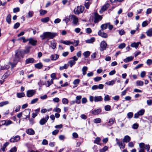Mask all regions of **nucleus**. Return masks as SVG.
<instances>
[{"label": "nucleus", "mask_w": 152, "mask_h": 152, "mask_svg": "<svg viewBox=\"0 0 152 152\" xmlns=\"http://www.w3.org/2000/svg\"><path fill=\"white\" fill-rule=\"evenodd\" d=\"M57 35V33L54 32H45L40 36L41 39L43 40L46 39H53Z\"/></svg>", "instance_id": "obj_1"}, {"label": "nucleus", "mask_w": 152, "mask_h": 152, "mask_svg": "<svg viewBox=\"0 0 152 152\" xmlns=\"http://www.w3.org/2000/svg\"><path fill=\"white\" fill-rule=\"evenodd\" d=\"M21 51L20 50H17L15 51V57L13 58V62L14 63L16 64L20 59V58H23L24 56L22 55Z\"/></svg>", "instance_id": "obj_2"}, {"label": "nucleus", "mask_w": 152, "mask_h": 152, "mask_svg": "<svg viewBox=\"0 0 152 152\" xmlns=\"http://www.w3.org/2000/svg\"><path fill=\"white\" fill-rule=\"evenodd\" d=\"M107 48H108V45L105 41H102L100 42L99 49L101 52L105 50Z\"/></svg>", "instance_id": "obj_3"}, {"label": "nucleus", "mask_w": 152, "mask_h": 152, "mask_svg": "<svg viewBox=\"0 0 152 152\" xmlns=\"http://www.w3.org/2000/svg\"><path fill=\"white\" fill-rule=\"evenodd\" d=\"M84 10V7L83 6H80L77 7L76 10H74V12L75 14L78 15L82 13Z\"/></svg>", "instance_id": "obj_4"}, {"label": "nucleus", "mask_w": 152, "mask_h": 152, "mask_svg": "<svg viewBox=\"0 0 152 152\" xmlns=\"http://www.w3.org/2000/svg\"><path fill=\"white\" fill-rule=\"evenodd\" d=\"M31 48V46H29L26 47L25 48V50H20L21 51V53L22 55L24 56L25 54L29 53L30 52V50Z\"/></svg>", "instance_id": "obj_5"}, {"label": "nucleus", "mask_w": 152, "mask_h": 152, "mask_svg": "<svg viewBox=\"0 0 152 152\" xmlns=\"http://www.w3.org/2000/svg\"><path fill=\"white\" fill-rule=\"evenodd\" d=\"M115 141L116 142V143L119 147L121 149H124L125 147V144L123 143V142L121 141L120 139L118 138H116Z\"/></svg>", "instance_id": "obj_6"}, {"label": "nucleus", "mask_w": 152, "mask_h": 152, "mask_svg": "<svg viewBox=\"0 0 152 152\" xmlns=\"http://www.w3.org/2000/svg\"><path fill=\"white\" fill-rule=\"evenodd\" d=\"M30 110V109H27L22 112L23 115L26 117L24 119H26L28 118H29Z\"/></svg>", "instance_id": "obj_7"}, {"label": "nucleus", "mask_w": 152, "mask_h": 152, "mask_svg": "<svg viewBox=\"0 0 152 152\" xmlns=\"http://www.w3.org/2000/svg\"><path fill=\"white\" fill-rule=\"evenodd\" d=\"M94 15V22L95 23H97L99 21L102 20V17L99 15L97 13L95 12Z\"/></svg>", "instance_id": "obj_8"}, {"label": "nucleus", "mask_w": 152, "mask_h": 152, "mask_svg": "<svg viewBox=\"0 0 152 152\" xmlns=\"http://www.w3.org/2000/svg\"><path fill=\"white\" fill-rule=\"evenodd\" d=\"M145 113V110L142 109L139 111L137 113L134 115V118H139V116L143 115Z\"/></svg>", "instance_id": "obj_9"}, {"label": "nucleus", "mask_w": 152, "mask_h": 152, "mask_svg": "<svg viewBox=\"0 0 152 152\" xmlns=\"http://www.w3.org/2000/svg\"><path fill=\"white\" fill-rule=\"evenodd\" d=\"M49 118V116L48 115H46V118H42L40 121L39 124L41 125L45 124L47 122Z\"/></svg>", "instance_id": "obj_10"}, {"label": "nucleus", "mask_w": 152, "mask_h": 152, "mask_svg": "<svg viewBox=\"0 0 152 152\" xmlns=\"http://www.w3.org/2000/svg\"><path fill=\"white\" fill-rule=\"evenodd\" d=\"M69 17L71 19L73 20V23L75 25H77V23L78 22V20L76 16L74 15H72L70 16H69Z\"/></svg>", "instance_id": "obj_11"}, {"label": "nucleus", "mask_w": 152, "mask_h": 152, "mask_svg": "<svg viewBox=\"0 0 152 152\" xmlns=\"http://www.w3.org/2000/svg\"><path fill=\"white\" fill-rule=\"evenodd\" d=\"M28 41H29V43L32 45L36 46L37 45V41L34 39L33 38H28Z\"/></svg>", "instance_id": "obj_12"}, {"label": "nucleus", "mask_w": 152, "mask_h": 152, "mask_svg": "<svg viewBox=\"0 0 152 152\" xmlns=\"http://www.w3.org/2000/svg\"><path fill=\"white\" fill-rule=\"evenodd\" d=\"M35 93V91L34 90H28L27 91L26 95L28 97H30L33 96Z\"/></svg>", "instance_id": "obj_13"}, {"label": "nucleus", "mask_w": 152, "mask_h": 152, "mask_svg": "<svg viewBox=\"0 0 152 152\" xmlns=\"http://www.w3.org/2000/svg\"><path fill=\"white\" fill-rule=\"evenodd\" d=\"M20 139V137L18 135H17L15 137L11 138L10 140V141L11 142H14L18 141Z\"/></svg>", "instance_id": "obj_14"}, {"label": "nucleus", "mask_w": 152, "mask_h": 152, "mask_svg": "<svg viewBox=\"0 0 152 152\" xmlns=\"http://www.w3.org/2000/svg\"><path fill=\"white\" fill-rule=\"evenodd\" d=\"M103 31L102 30H100L98 32V34L99 35L101 36V37L106 38L107 37V34L102 31Z\"/></svg>", "instance_id": "obj_15"}, {"label": "nucleus", "mask_w": 152, "mask_h": 152, "mask_svg": "<svg viewBox=\"0 0 152 152\" xmlns=\"http://www.w3.org/2000/svg\"><path fill=\"white\" fill-rule=\"evenodd\" d=\"M59 57V55L57 54H52L50 56L51 60L52 61H56L57 60Z\"/></svg>", "instance_id": "obj_16"}, {"label": "nucleus", "mask_w": 152, "mask_h": 152, "mask_svg": "<svg viewBox=\"0 0 152 152\" xmlns=\"http://www.w3.org/2000/svg\"><path fill=\"white\" fill-rule=\"evenodd\" d=\"M103 100V98L101 96H95L94 97V101L95 102L102 101Z\"/></svg>", "instance_id": "obj_17"}, {"label": "nucleus", "mask_w": 152, "mask_h": 152, "mask_svg": "<svg viewBox=\"0 0 152 152\" xmlns=\"http://www.w3.org/2000/svg\"><path fill=\"white\" fill-rule=\"evenodd\" d=\"M131 140L130 137L128 135H126L124 136L123 140V142H128Z\"/></svg>", "instance_id": "obj_18"}, {"label": "nucleus", "mask_w": 152, "mask_h": 152, "mask_svg": "<svg viewBox=\"0 0 152 152\" xmlns=\"http://www.w3.org/2000/svg\"><path fill=\"white\" fill-rule=\"evenodd\" d=\"M34 58H31L27 59L25 61V64L32 63L34 62Z\"/></svg>", "instance_id": "obj_19"}, {"label": "nucleus", "mask_w": 152, "mask_h": 152, "mask_svg": "<svg viewBox=\"0 0 152 152\" xmlns=\"http://www.w3.org/2000/svg\"><path fill=\"white\" fill-rule=\"evenodd\" d=\"M115 121V119L114 118H110L107 124V126H110L112 125L114 123V122Z\"/></svg>", "instance_id": "obj_20"}, {"label": "nucleus", "mask_w": 152, "mask_h": 152, "mask_svg": "<svg viewBox=\"0 0 152 152\" xmlns=\"http://www.w3.org/2000/svg\"><path fill=\"white\" fill-rule=\"evenodd\" d=\"M26 132L29 135H33L35 134V132L33 129H29L26 131Z\"/></svg>", "instance_id": "obj_21"}, {"label": "nucleus", "mask_w": 152, "mask_h": 152, "mask_svg": "<svg viewBox=\"0 0 152 152\" xmlns=\"http://www.w3.org/2000/svg\"><path fill=\"white\" fill-rule=\"evenodd\" d=\"M40 108H39L35 110V112L33 113L32 114V117L33 118L37 116L40 111Z\"/></svg>", "instance_id": "obj_22"}, {"label": "nucleus", "mask_w": 152, "mask_h": 152, "mask_svg": "<svg viewBox=\"0 0 152 152\" xmlns=\"http://www.w3.org/2000/svg\"><path fill=\"white\" fill-rule=\"evenodd\" d=\"M101 112L100 109L94 110L91 111L92 113L94 115H96L99 114Z\"/></svg>", "instance_id": "obj_23"}, {"label": "nucleus", "mask_w": 152, "mask_h": 152, "mask_svg": "<svg viewBox=\"0 0 152 152\" xmlns=\"http://www.w3.org/2000/svg\"><path fill=\"white\" fill-rule=\"evenodd\" d=\"M134 57L131 56L128 57L124 60V61L125 63H127L133 60Z\"/></svg>", "instance_id": "obj_24"}, {"label": "nucleus", "mask_w": 152, "mask_h": 152, "mask_svg": "<svg viewBox=\"0 0 152 152\" xmlns=\"http://www.w3.org/2000/svg\"><path fill=\"white\" fill-rule=\"evenodd\" d=\"M1 122L4 123L3 124H2V125H4L6 126H7L12 123V122L10 120H8L7 122H6L5 120H2Z\"/></svg>", "instance_id": "obj_25"}, {"label": "nucleus", "mask_w": 152, "mask_h": 152, "mask_svg": "<svg viewBox=\"0 0 152 152\" xmlns=\"http://www.w3.org/2000/svg\"><path fill=\"white\" fill-rule=\"evenodd\" d=\"M82 98V96L81 95L77 96L76 97V103L77 104L80 103V99Z\"/></svg>", "instance_id": "obj_26"}, {"label": "nucleus", "mask_w": 152, "mask_h": 152, "mask_svg": "<svg viewBox=\"0 0 152 152\" xmlns=\"http://www.w3.org/2000/svg\"><path fill=\"white\" fill-rule=\"evenodd\" d=\"M11 16L10 14H9L6 18V21L9 24L11 23Z\"/></svg>", "instance_id": "obj_27"}, {"label": "nucleus", "mask_w": 152, "mask_h": 152, "mask_svg": "<svg viewBox=\"0 0 152 152\" xmlns=\"http://www.w3.org/2000/svg\"><path fill=\"white\" fill-rule=\"evenodd\" d=\"M43 66L41 62L36 64H35V67L36 68L39 69H41L42 68Z\"/></svg>", "instance_id": "obj_28"}, {"label": "nucleus", "mask_w": 152, "mask_h": 152, "mask_svg": "<svg viewBox=\"0 0 152 152\" xmlns=\"http://www.w3.org/2000/svg\"><path fill=\"white\" fill-rule=\"evenodd\" d=\"M147 35L149 37L152 36V28H149L146 32Z\"/></svg>", "instance_id": "obj_29"}, {"label": "nucleus", "mask_w": 152, "mask_h": 152, "mask_svg": "<svg viewBox=\"0 0 152 152\" xmlns=\"http://www.w3.org/2000/svg\"><path fill=\"white\" fill-rule=\"evenodd\" d=\"M140 43V42H134L132 43L131 45V46L132 47L135 48H137L139 44Z\"/></svg>", "instance_id": "obj_30"}, {"label": "nucleus", "mask_w": 152, "mask_h": 152, "mask_svg": "<svg viewBox=\"0 0 152 152\" xmlns=\"http://www.w3.org/2000/svg\"><path fill=\"white\" fill-rule=\"evenodd\" d=\"M50 46L52 48L54 49L56 48V43L54 41H50Z\"/></svg>", "instance_id": "obj_31"}, {"label": "nucleus", "mask_w": 152, "mask_h": 152, "mask_svg": "<svg viewBox=\"0 0 152 152\" xmlns=\"http://www.w3.org/2000/svg\"><path fill=\"white\" fill-rule=\"evenodd\" d=\"M109 24V23H105L102 24L101 26V28L102 29V30L103 31V30L107 28L108 26V24Z\"/></svg>", "instance_id": "obj_32"}, {"label": "nucleus", "mask_w": 152, "mask_h": 152, "mask_svg": "<svg viewBox=\"0 0 152 152\" xmlns=\"http://www.w3.org/2000/svg\"><path fill=\"white\" fill-rule=\"evenodd\" d=\"M95 41V38L92 37L90 38V39H88L86 41V43H92Z\"/></svg>", "instance_id": "obj_33"}, {"label": "nucleus", "mask_w": 152, "mask_h": 152, "mask_svg": "<svg viewBox=\"0 0 152 152\" xmlns=\"http://www.w3.org/2000/svg\"><path fill=\"white\" fill-rule=\"evenodd\" d=\"M16 95L18 98H21L24 97L25 96V94L23 92L17 93L16 94Z\"/></svg>", "instance_id": "obj_34"}, {"label": "nucleus", "mask_w": 152, "mask_h": 152, "mask_svg": "<svg viewBox=\"0 0 152 152\" xmlns=\"http://www.w3.org/2000/svg\"><path fill=\"white\" fill-rule=\"evenodd\" d=\"M69 66L68 64H65L64 66H60L59 69L60 70H62L64 69H67Z\"/></svg>", "instance_id": "obj_35"}, {"label": "nucleus", "mask_w": 152, "mask_h": 152, "mask_svg": "<svg viewBox=\"0 0 152 152\" xmlns=\"http://www.w3.org/2000/svg\"><path fill=\"white\" fill-rule=\"evenodd\" d=\"M88 69V68L87 66H84L83 67L82 71L83 75H85L86 74V71Z\"/></svg>", "instance_id": "obj_36"}, {"label": "nucleus", "mask_w": 152, "mask_h": 152, "mask_svg": "<svg viewBox=\"0 0 152 152\" xmlns=\"http://www.w3.org/2000/svg\"><path fill=\"white\" fill-rule=\"evenodd\" d=\"M41 20V22H42L46 23L49 20V18L48 17H47L44 18H42Z\"/></svg>", "instance_id": "obj_37"}, {"label": "nucleus", "mask_w": 152, "mask_h": 152, "mask_svg": "<svg viewBox=\"0 0 152 152\" xmlns=\"http://www.w3.org/2000/svg\"><path fill=\"white\" fill-rule=\"evenodd\" d=\"M28 38L26 39L25 37H23L19 38L18 40L20 41L22 40L23 42L25 43L28 41Z\"/></svg>", "instance_id": "obj_38"}, {"label": "nucleus", "mask_w": 152, "mask_h": 152, "mask_svg": "<svg viewBox=\"0 0 152 152\" xmlns=\"http://www.w3.org/2000/svg\"><path fill=\"white\" fill-rule=\"evenodd\" d=\"M68 63L69 64L70 66L71 67H72L73 65H74L75 64L76 62L74 60H70L69 61Z\"/></svg>", "instance_id": "obj_39"}, {"label": "nucleus", "mask_w": 152, "mask_h": 152, "mask_svg": "<svg viewBox=\"0 0 152 152\" xmlns=\"http://www.w3.org/2000/svg\"><path fill=\"white\" fill-rule=\"evenodd\" d=\"M9 102L8 101H5L0 102V107H2L5 105L8 104Z\"/></svg>", "instance_id": "obj_40"}, {"label": "nucleus", "mask_w": 152, "mask_h": 152, "mask_svg": "<svg viewBox=\"0 0 152 152\" xmlns=\"http://www.w3.org/2000/svg\"><path fill=\"white\" fill-rule=\"evenodd\" d=\"M10 72L9 71H8L6 72V73L3 75V77L4 78V79H5L7 78L10 75Z\"/></svg>", "instance_id": "obj_41"}, {"label": "nucleus", "mask_w": 152, "mask_h": 152, "mask_svg": "<svg viewBox=\"0 0 152 152\" xmlns=\"http://www.w3.org/2000/svg\"><path fill=\"white\" fill-rule=\"evenodd\" d=\"M137 86H142L144 84L143 82L141 80H137L136 81Z\"/></svg>", "instance_id": "obj_42"}, {"label": "nucleus", "mask_w": 152, "mask_h": 152, "mask_svg": "<svg viewBox=\"0 0 152 152\" xmlns=\"http://www.w3.org/2000/svg\"><path fill=\"white\" fill-rule=\"evenodd\" d=\"M108 149V147L106 146H104L103 148L99 150V152H105Z\"/></svg>", "instance_id": "obj_43"}, {"label": "nucleus", "mask_w": 152, "mask_h": 152, "mask_svg": "<svg viewBox=\"0 0 152 152\" xmlns=\"http://www.w3.org/2000/svg\"><path fill=\"white\" fill-rule=\"evenodd\" d=\"M90 54V52L89 51H86L83 53V55L86 58L88 57Z\"/></svg>", "instance_id": "obj_44"}, {"label": "nucleus", "mask_w": 152, "mask_h": 152, "mask_svg": "<svg viewBox=\"0 0 152 152\" xmlns=\"http://www.w3.org/2000/svg\"><path fill=\"white\" fill-rule=\"evenodd\" d=\"M109 6V4H108L104 5L101 8V10L103 11H105L108 8Z\"/></svg>", "instance_id": "obj_45"}, {"label": "nucleus", "mask_w": 152, "mask_h": 152, "mask_svg": "<svg viewBox=\"0 0 152 152\" xmlns=\"http://www.w3.org/2000/svg\"><path fill=\"white\" fill-rule=\"evenodd\" d=\"M101 140L100 138L99 137H96L94 142V143L97 144H99V142Z\"/></svg>", "instance_id": "obj_46"}, {"label": "nucleus", "mask_w": 152, "mask_h": 152, "mask_svg": "<svg viewBox=\"0 0 152 152\" xmlns=\"http://www.w3.org/2000/svg\"><path fill=\"white\" fill-rule=\"evenodd\" d=\"M110 100V96L108 95H106L105 96L104 98V100L105 102L109 101Z\"/></svg>", "instance_id": "obj_47"}, {"label": "nucleus", "mask_w": 152, "mask_h": 152, "mask_svg": "<svg viewBox=\"0 0 152 152\" xmlns=\"http://www.w3.org/2000/svg\"><path fill=\"white\" fill-rule=\"evenodd\" d=\"M53 83V79H51L50 81L48 80L47 81V84H46L47 87H49L50 85L52 84Z\"/></svg>", "instance_id": "obj_48"}, {"label": "nucleus", "mask_w": 152, "mask_h": 152, "mask_svg": "<svg viewBox=\"0 0 152 152\" xmlns=\"http://www.w3.org/2000/svg\"><path fill=\"white\" fill-rule=\"evenodd\" d=\"M62 102L63 104H67L69 102L68 99L65 98L62 99Z\"/></svg>", "instance_id": "obj_49"}, {"label": "nucleus", "mask_w": 152, "mask_h": 152, "mask_svg": "<svg viewBox=\"0 0 152 152\" xmlns=\"http://www.w3.org/2000/svg\"><path fill=\"white\" fill-rule=\"evenodd\" d=\"M126 46V44L125 43H122L119 45L118 46V48L119 49H123Z\"/></svg>", "instance_id": "obj_50"}, {"label": "nucleus", "mask_w": 152, "mask_h": 152, "mask_svg": "<svg viewBox=\"0 0 152 152\" xmlns=\"http://www.w3.org/2000/svg\"><path fill=\"white\" fill-rule=\"evenodd\" d=\"M80 79H77L75 80L73 82V84L74 85H77L80 83Z\"/></svg>", "instance_id": "obj_51"}, {"label": "nucleus", "mask_w": 152, "mask_h": 152, "mask_svg": "<svg viewBox=\"0 0 152 152\" xmlns=\"http://www.w3.org/2000/svg\"><path fill=\"white\" fill-rule=\"evenodd\" d=\"M40 15H44L46 14L47 12V11L46 10H40Z\"/></svg>", "instance_id": "obj_52"}, {"label": "nucleus", "mask_w": 152, "mask_h": 152, "mask_svg": "<svg viewBox=\"0 0 152 152\" xmlns=\"http://www.w3.org/2000/svg\"><path fill=\"white\" fill-rule=\"evenodd\" d=\"M101 119L98 118L95 119L94 120V122L95 123H99L101 122Z\"/></svg>", "instance_id": "obj_53"}, {"label": "nucleus", "mask_w": 152, "mask_h": 152, "mask_svg": "<svg viewBox=\"0 0 152 152\" xmlns=\"http://www.w3.org/2000/svg\"><path fill=\"white\" fill-rule=\"evenodd\" d=\"M20 24L18 23L17 22L15 23L13 26V28L14 29H17L20 26Z\"/></svg>", "instance_id": "obj_54"}, {"label": "nucleus", "mask_w": 152, "mask_h": 152, "mask_svg": "<svg viewBox=\"0 0 152 152\" xmlns=\"http://www.w3.org/2000/svg\"><path fill=\"white\" fill-rule=\"evenodd\" d=\"M91 4V3L89 1H88L87 2H86L85 4V6L86 9H88L89 8V6Z\"/></svg>", "instance_id": "obj_55"}, {"label": "nucleus", "mask_w": 152, "mask_h": 152, "mask_svg": "<svg viewBox=\"0 0 152 152\" xmlns=\"http://www.w3.org/2000/svg\"><path fill=\"white\" fill-rule=\"evenodd\" d=\"M133 114L132 112L128 113L127 114V117L129 118H131L133 116Z\"/></svg>", "instance_id": "obj_56"}, {"label": "nucleus", "mask_w": 152, "mask_h": 152, "mask_svg": "<svg viewBox=\"0 0 152 152\" xmlns=\"http://www.w3.org/2000/svg\"><path fill=\"white\" fill-rule=\"evenodd\" d=\"M115 83V81L114 80H112L108 82H107L106 84L108 85H112Z\"/></svg>", "instance_id": "obj_57"}, {"label": "nucleus", "mask_w": 152, "mask_h": 152, "mask_svg": "<svg viewBox=\"0 0 152 152\" xmlns=\"http://www.w3.org/2000/svg\"><path fill=\"white\" fill-rule=\"evenodd\" d=\"M9 68V66L7 65H4V66H1L0 69V70H3L5 69H7Z\"/></svg>", "instance_id": "obj_58"}, {"label": "nucleus", "mask_w": 152, "mask_h": 152, "mask_svg": "<svg viewBox=\"0 0 152 152\" xmlns=\"http://www.w3.org/2000/svg\"><path fill=\"white\" fill-rule=\"evenodd\" d=\"M111 106L109 105H106L104 106V109L106 111H109L110 110Z\"/></svg>", "instance_id": "obj_59"}, {"label": "nucleus", "mask_w": 152, "mask_h": 152, "mask_svg": "<svg viewBox=\"0 0 152 152\" xmlns=\"http://www.w3.org/2000/svg\"><path fill=\"white\" fill-rule=\"evenodd\" d=\"M102 77H96L94 78V79L95 82H98L102 79Z\"/></svg>", "instance_id": "obj_60"}, {"label": "nucleus", "mask_w": 152, "mask_h": 152, "mask_svg": "<svg viewBox=\"0 0 152 152\" xmlns=\"http://www.w3.org/2000/svg\"><path fill=\"white\" fill-rule=\"evenodd\" d=\"M42 143V144L43 145H47L48 143V141L46 139H44L43 140Z\"/></svg>", "instance_id": "obj_61"}, {"label": "nucleus", "mask_w": 152, "mask_h": 152, "mask_svg": "<svg viewBox=\"0 0 152 152\" xmlns=\"http://www.w3.org/2000/svg\"><path fill=\"white\" fill-rule=\"evenodd\" d=\"M39 99L38 98H36L32 100L31 102V104H33L37 102L38 100Z\"/></svg>", "instance_id": "obj_62"}, {"label": "nucleus", "mask_w": 152, "mask_h": 152, "mask_svg": "<svg viewBox=\"0 0 152 152\" xmlns=\"http://www.w3.org/2000/svg\"><path fill=\"white\" fill-rule=\"evenodd\" d=\"M17 148L15 147H14L13 148H11L10 150V152H16L17 151Z\"/></svg>", "instance_id": "obj_63"}, {"label": "nucleus", "mask_w": 152, "mask_h": 152, "mask_svg": "<svg viewBox=\"0 0 152 152\" xmlns=\"http://www.w3.org/2000/svg\"><path fill=\"white\" fill-rule=\"evenodd\" d=\"M148 77L152 82V72H149L148 73Z\"/></svg>", "instance_id": "obj_64"}]
</instances>
